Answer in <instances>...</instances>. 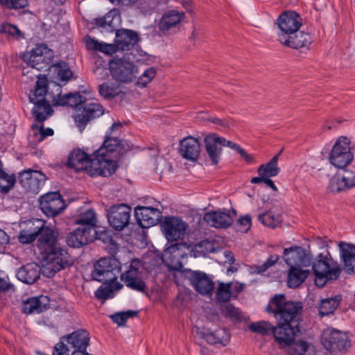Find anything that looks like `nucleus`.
I'll list each match as a JSON object with an SVG mask.
<instances>
[{
	"mask_svg": "<svg viewBox=\"0 0 355 355\" xmlns=\"http://www.w3.org/2000/svg\"><path fill=\"white\" fill-rule=\"evenodd\" d=\"M184 18L183 12L171 10L166 12L159 22V28L164 33H168L172 28H175Z\"/></svg>",
	"mask_w": 355,
	"mask_h": 355,
	"instance_id": "72a5a7b5",
	"label": "nucleus"
},
{
	"mask_svg": "<svg viewBox=\"0 0 355 355\" xmlns=\"http://www.w3.org/2000/svg\"><path fill=\"white\" fill-rule=\"evenodd\" d=\"M309 274V270H304L299 267L291 266L289 268L287 277L288 287L291 288L299 287L306 280Z\"/></svg>",
	"mask_w": 355,
	"mask_h": 355,
	"instance_id": "58836bf2",
	"label": "nucleus"
},
{
	"mask_svg": "<svg viewBox=\"0 0 355 355\" xmlns=\"http://www.w3.org/2000/svg\"><path fill=\"white\" fill-rule=\"evenodd\" d=\"M51 67L53 72L52 78L54 82L58 85H65L73 76V72L66 62H59L51 64Z\"/></svg>",
	"mask_w": 355,
	"mask_h": 355,
	"instance_id": "c9c22d12",
	"label": "nucleus"
},
{
	"mask_svg": "<svg viewBox=\"0 0 355 355\" xmlns=\"http://www.w3.org/2000/svg\"><path fill=\"white\" fill-rule=\"evenodd\" d=\"M182 245L183 244L181 243L171 244L162 253V262L172 270L181 271L183 268L182 263L179 260L173 261V258L182 256V254L180 251V248Z\"/></svg>",
	"mask_w": 355,
	"mask_h": 355,
	"instance_id": "c85d7f7f",
	"label": "nucleus"
},
{
	"mask_svg": "<svg viewBox=\"0 0 355 355\" xmlns=\"http://www.w3.org/2000/svg\"><path fill=\"white\" fill-rule=\"evenodd\" d=\"M342 300L340 295L322 299L319 304V314L321 317L333 314Z\"/></svg>",
	"mask_w": 355,
	"mask_h": 355,
	"instance_id": "c03bdc74",
	"label": "nucleus"
},
{
	"mask_svg": "<svg viewBox=\"0 0 355 355\" xmlns=\"http://www.w3.org/2000/svg\"><path fill=\"white\" fill-rule=\"evenodd\" d=\"M277 24L281 31L278 37L288 36L300 29L302 25V19L297 12L286 10L277 18Z\"/></svg>",
	"mask_w": 355,
	"mask_h": 355,
	"instance_id": "ddd939ff",
	"label": "nucleus"
},
{
	"mask_svg": "<svg viewBox=\"0 0 355 355\" xmlns=\"http://www.w3.org/2000/svg\"><path fill=\"white\" fill-rule=\"evenodd\" d=\"M44 261L42 268L44 276L51 277L58 272L64 270L73 264V260L67 248L61 244L49 248L41 254Z\"/></svg>",
	"mask_w": 355,
	"mask_h": 355,
	"instance_id": "f03ea898",
	"label": "nucleus"
},
{
	"mask_svg": "<svg viewBox=\"0 0 355 355\" xmlns=\"http://www.w3.org/2000/svg\"><path fill=\"white\" fill-rule=\"evenodd\" d=\"M49 81L45 76H38L35 84V89L31 91L29 95L30 101H40L46 99L48 93Z\"/></svg>",
	"mask_w": 355,
	"mask_h": 355,
	"instance_id": "37998d69",
	"label": "nucleus"
},
{
	"mask_svg": "<svg viewBox=\"0 0 355 355\" xmlns=\"http://www.w3.org/2000/svg\"><path fill=\"white\" fill-rule=\"evenodd\" d=\"M321 343L325 349L334 352L345 349L349 341L347 336L340 331L327 329L323 331Z\"/></svg>",
	"mask_w": 355,
	"mask_h": 355,
	"instance_id": "2eb2a0df",
	"label": "nucleus"
},
{
	"mask_svg": "<svg viewBox=\"0 0 355 355\" xmlns=\"http://www.w3.org/2000/svg\"><path fill=\"white\" fill-rule=\"evenodd\" d=\"M141 266V263L139 259H132L128 269L123 273L121 272V279L128 288L137 292L146 293V284L139 270Z\"/></svg>",
	"mask_w": 355,
	"mask_h": 355,
	"instance_id": "6e6552de",
	"label": "nucleus"
},
{
	"mask_svg": "<svg viewBox=\"0 0 355 355\" xmlns=\"http://www.w3.org/2000/svg\"><path fill=\"white\" fill-rule=\"evenodd\" d=\"M339 248L344 270L349 275L354 274L355 245L340 242Z\"/></svg>",
	"mask_w": 355,
	"mask_h": 355,
	"instance_id": "2f4dec72",
	"label": "nucleus"
},
{
	"mask_svg": "<svg viewBox=\"0 0 355 355\" xmlns=\"http://www.w3.org/2000/svg\"><path fill=\"white\" fill-rule=\"evenodd\" d=\"M121 269V263L118 259L111 257L101 258L94 264L92 277L97 282H113L114 280L117 281Z\"/></svg>",
	"mask_w": 355,
	"mask_h": 355,
	"instance_id": "20e7f679",
	"label": "nucleus"
},
{
	"mask_svg": "<svg viewBox=\"0 0 355 355\" xmlns=\"http://www.w3.org/2000/svg\"><path fill=\"white\" fill-rule=\"evenodd\" d=\"M179 153L183 158L189 161H196L200 153L199 140L191 136L184 137L180 141Z\"/></svg>",
	"mask_w": 355,
	"mask_h": 355,
	"instance_id": "393cba45",
	"label": "nucleus"
},
{
	"mask_svg": "<svg viewBox=\"0 0 355 355\" xmlns=\"http://www.w3.org/2000/svg\"><path fill=\"white\" fill-rule=\"evenodd\" d=\"M99 94L106 100H110L121 93V85L118 83L107 81L98 85Z\"/></svg>",
	"mask_w": 355,
	"mask_h": 355,
	"instance_id": "a18cd8bd",
	"label": "nucleus"
},
{
	"mask_svg": "<svg viewBox=\"0 0 355 355\" xmlns=\"http://www.w3.org/2000/svg\"><path fill=\"white\" fill-rule=\"evenodd\" d=\"M231 286L232 283H219L216 293L217 301L219 302H227L230 300L232 296Z\"/></svg>",
	"mask_w": 355,
	"mask_h": 355,
	"instance_id": "864d4df0",
	"label": "nucleus"
},
{
	"mask_svg": "<svg viewBox=\"0 0 355 355\" xmlns=\"http://www.w3.org/2000/svg\"><path fill=\"white\" fill-rule=\"evenodd\" d=\"M161 227L168 241H176L184 237L187 225L179 217L166 216Z\"/></svg>",
	"mask_w": 355,
	"mask_h": 355,
	"instance_id": "4468645a",
	"label": "nucleus"
},
{
	"mask_svg": "<svg viewBox=\"0 0 355 355\" xmlns=\"http://www.w3.org/2000/svg\"><path fill=\"white\" fill-rule=\"evenodd\" d=\"M328 189L332 193H340L348 190L350 188L346 184L341 174L336 173L331 178Z\"/></svg>",
	"mask_w": 355,
	"mask_h": 355,
	"instance_id": "3c124183",
	"label": "nucleus"
},
{
	"mask_svg": "<svg viewBox=\"0 0 355 355\" xmlns=\"http://www.w3.org/2000/svg\"><path fill=\"white\" fill-rule=\"evenodd\" d=\"M252 225V218L250 215L246 214L241 216L234 225L236 231L243 233L247 232Z\"/></svg>",
	"mask_w": 355,
	"mask_h": 355,
	"instance_id": "4d7b16f0",
	"label": "nucleus"
},
{
	"mask_svg": "<svg viewBox=\"0 0 355 355\" xmlns=\"http://www.w3.org/2000/svg\"><path fill=\"white\" fill-rule=\"evenodd\" d=\"M102 285L95 291V297L98 300H107L113 297V292L114 290H119L122 288L121 285L119 282L114 280L113 282L109 281H101Z\"/></svg>",
	"mask_w": 355,
	"mask_h": 355,
	"instance_id": "a19ab883",
	"label": "nucleus"
},
{
	"mask_svg": "<svg viewBox=\"0 0 355 355\" xmlns=\"http://www.w3.org/2000/svg\"><path fill=\"white\" fill-rule=\"evenodd\" d=\"M309 345L306 341H298L290 348L291 355H304L307 351Z\"/></svg>",
	"mask_w": 355,
	"mask_h": 355,
	"instance_id": "0e129e2a",
	"label": "nucleus"
},
{
	"mask_svg": "<svg viewBox=\"0 0 355 355\" xmlns=\"http://www.w3.org/2000/svg\"><path fill=\"white\" fill-rule=\"evenodd\" d=\"M203 218L208 225L216 228H227L234 221L230 213L223 211L207 212Z\"/></svg>",
	"mask_w": 355,
	"mask_h": 355,
	"instance_id": "c756f323",
	"label": "nucleus"
},
{
	"mask_svg": "<svg viewBox=\"0 0 355 355\" xmlns=\"http://www.w3.org/2000/svg\"><path fill=\"white\" fill-rule=\"evenodd\" d=\"M201 338L206 340V341L211 345L220 344L223 346H226L230 340V335L228 331L225 329H217L215 331L200 332Z\"/></svg>",
	"mask_w": 355,
	"mask_h": 355,
	"instance_id": "e433bc0d",
	"label": "nucleus"
},
{
	"mask_svg": "<svg viewBox=\"0 0 355 355\" xmlns=\"http://www.w3.org/2000/svg\"><path fill=\"white\" fill-rule=\"evenodd\" d=\"M198 252L202 254L214 252L216 251L215 243L208 239L202 240L196 245Z\"/></svg>",
	"mask_w": 355,
	"mask_h": 355,
	"instance_id": "052dcab7",
	"label": "nucleus"
},
{
	"mask_svg": "<svg viewBox=\"0 0 355 355\" xmlns=\"http://www.w3.org/2000/svg\"><path fill=\"white\" fill-rule=\"evenodd\" d=\"M283 255L286 263L290 267L295 265L307 267L311 266L313 260L312 254L298 245L284 248Z\"/></svg>",
	"mask_w": 355,
	"mask_h": 355,
	"instance_id": "dca6fc26",
	"label": "nucleus"
},
{
	"mask_svg": "<svg viewBox=\"0 0 355 355\" xmlns=\"http://www.w3.org/2000/svg\"><path fill=\"white\" fill-rule=\"evenodd\" d=\"M35 106L32 110V114L38 123H42L53 114V110L46 99L31 101Z\"/></svg>",
	"mask_w": 355,
	"mask_h": 355,
	"instance_id": "4c0bfd02",
	"label": "nucleus"
},
{
	"mask_svg": "<svg viewBox=\"0 0 355 355\" xmlns=\"http://www.w3.org/2000/svg\"><path fill=\"white\" fill-rule=\"evenodd\" d=\"M187 278L193 288L202 295H209L214 291V282L204 272L189 270Z\"/></svg>",
	"mask_w": 355,
	"mask_h": 355,
	"instance_id": "a211bd4d",
	"label": "nucleus"
},
{
	"mask_svg": "<svg viewBox=\"0 0 355 355\" xmlns=\"http://www.w3.org/2000/svg\"><path fill=\"white\" fill-rule=\"evenodd\" d=\"M155 75L156 70L153 67L148 68L139 78L137 85L141 87H146L153 80Z\"/></svg>",
	"mask_w": 355,
	"mask_h": 355,
	"instance_id": "bf43d9fd",
	"label": "nucleus"
},
{
	"mask_svg": "<svg viewBox=\"0 0 355 355\" xmlns=\"http://www.w3.org/2000/svg\"><path fill=\"white\" fill-rule=\"evenodd\" d=\"M58 232L46 226L45 224L41 229V232L38 234L37 239V247L40 251V254L47 250L49 248H52L55 245L60 244L59 240L58 239Z\"/></svg>",
	"mask_w": 355,
	"mask_h": 355,
	"instance_id": "cd10ccee",
	"label": "nucleus"
},
{
	"mask_svg": "<svg viewBox=\"0 0 355 355\" xmlns=\"http://www.w3.org/2000/svg\"><path fill=\"white\" fill-rule=\"evenodd\" d=\"M61 339L73 351L87 350L89 344L90 336L87 331L79 329L71 334L61 337Z\"/></svg>",
	"mask_w": 355,
	"mask_h": 355,
	"instance_id": "b1692460",
	"label": "nucleus"
},
{
	"mask_svg": "<svg viewBox=\"0 0 355 355\" xmlns=\"http://www.w3.org/2000/svg\"><path fill=\"white\" fill-rule=\"evenodd\" d=\"M139 313L137 311L128 310L126 311L117 312L110 315L112 322L119 326H124L129 318L136 317Z\"/></svg>",
	"mask_w": 355,
	"mask_h": 355,
	"instance_id": "5fc2aeb1",
	"label": "nucleus"
},
{
	"mask_svg": "<svg viewBox=\"0 0 355 355\" xmlns=\"http://www.w3.org/2000/svg\"><path fill=\"white\" fill-rule=\"evenodd\" d=\"M69 347L60 338V341L55 345L53 355H69Z\"/></svg>",
	"mask_w": 355,
	"mask_h": 355,
	"instance_id": "774afa93",
	"label": "nucleus"
},
{
	"mask_svg": "<svg viewBox=\"0 0 355 355\" xmlns=\"http://www.w3.org/2000/svg\"><path fill=\"white\" fill-rule=\"evenodd\" d=\"M95 164L94 157L91 158L87 153L80 148H75L69 156L67 165L69 168H73L77 171H93V166Z\"/></svg>",
	"mask_w": 355,
	"mask_h": 355,
	"instance_id": "f3484780",
	"label": "nucleus"
},
{
	"mask_svg": "<svg viewBox=\"0 0 355 355\" xmlns=\"http://www.w3.org/2000/svg\"><path fill=\"white\" fill-rule=\"evenodd\" d=\"M110 74L114 80L121 83H130L137 77V67L123 58H113L109 63Z\"/></svg>",
	"mask_w": 355,
	"mask_h": 355,
	"instance_id": "423d86ee",
	"label": "nucleus"
},
{
	"mask_svg": "<svg viewBox=\"0 0 355 355\" xmlns=\"http://www.w3.org/2000/svg\"><path fill=\"white\" fill-rule=\"evenodd\" d=\"M0 32L17 37H24V34L18 27L11 24H2L0 28Z\"/></svg>",
	"mask_w": 355,
	"mask_h": 355,
	"instance_id": "680f3d73",
	"label": "nucleus"
},
{
	"mask_svg": "<svg viewBox=\"0 0 355 355\" xmlns=\"http://www.w3.org/2000/svg\"><path fill=\"white\" fill-rule=\"evenodd\" d=\"M302 304L300 302L287 301L284 294H276L270 300L266 311L274 314L277 320L275 330L277 342L284 347L292 344L300 332Z\"/></svg>",
	"mask_w": 355,
	"mask_h": 355,
	"instance_id": "f257e3e1",
	"label": "nucleus"
},
{
	"mask_svg": "<svg viewBox=\"0 0 355 355\" xmlns=\"http://www.w3.org/2000/svg\"><path fill=\"white\" fill-rule=\"evenodd\" d=\"M311 265L315 277V285L320 287H322L329 280L337 279L342 271L337 261L331 258L329 251L325 254H318Z\"/></svg>",
	"mask_w": 355,
	"mask_h": 355,
	"instance_id": "7ed1b4c3",
	"label": "nucleus"
},
{
	"mask_svg": "<svg viewBox=\"0 0 355 355\" xmlns=\"http://www.w3.org/2000/svg\"><path fill=\"white\" fill-rule=\"evenodd\" d=\"M279 259L277 254L270 255V257L261 266L257 267V272L262 273L266 271L269 268L275 265Z\"/></svg>",
	"mask_w": 355,
	"mask_h": 355,
	"instance_id": "69168bd1",
	"label": "nucleus"
},
{
	"mask_svg": "<svg viewBox=\"0 0 355 355\" xmlns=\"http://www.w3.org/2000/svg\"><path fill=\"white\" fill-rule=\"evenodd\" d=\"M74 223L80 225V227H91L94 229L96 223V214L92 209H87L74 220Z\"/></svg>",
	"mask_w": 355,
	"mask_h": 355,
	"instance_id": "09e8293b",
	"label": "nucleus"
},
{
	"mask_svg": "<svg viewBox=\"0 0 355 355\" xmlns=\"http://www.w3.org/2000/svg\"><path fill=\"white\" fill-rule=\"evenodd\" d=\"M115 32L114 43L118 51H129L139 41V35L135 31L121 28Z\"/></svg>",
	"mask_w": 355,
	"mask_h": 355,
	"instance_id": "5701e85b",
	"label": "nucleus"
},
{
	"mask_svg": "<svg viewBox=\"0 0 355 355\" xmlns=\"http://www.w3.org/2000/svg\"><path fill=\"white\" fill-rule=\"evenodd\" d=\"M131 208L125 204L114 205L107 210V219L112 227L121 231L129 225Z\"/></svg>",
	"mask_w": 355,
	"mask_h": 355,
	"instance_id": "f8f14e48",
	"label": "nucleus"
},
{
	"mask_svg": "<svg viewBox=\"0 0 355 355\" xmlns=\"http://www.w3.org/2000/svg\"><path fill=\"white\" fill-rule=\"evenodd\" d=\"M53 58V52L46 44H38L31 51L24 53V62L39 71L49 69Z\"/></svg>",
	"mask_w": 355,
	"mask_h": 355,
	"instance_id": "39448f33",
	"label": "nucleus"
},
{
	"mask_svg": "<svg viewBox=\"0 0 355 355\" xmlns=\"http://www.w3.org/2000/svg\"><path fill=\"white\" fill-rule=\"evenodd\" d=\"M279 155V154L275 155L268 163L260 165L257 173H261L268 178L277 176L280 171V168L277 166Z\"/></svg>",
	"mask_w": 355,
	"mask_h": 355,
	"instance_id": "49530a36",
	"label": "nucleus"
},
{
	"mask_svg": "<svg viewBox=\"0 0 355 355\" xmlns=\"http://www.w3.org/2000/svg\"><path fill=\"white\" fill-rule=\"evenodd\" d=\"M248 328L251 331L261 335L273 334L275 339L277 341V337H278L275 333L277 327H273L269 322L261 320L256 322H252L249 324Z\"/></svg>",
	"mask_w": 355,
	"mask_h": 355,
	"instance_id": "de8ad7c7",
	"label": "nucleus"
},
{
	"mask_svg": "<svg viewBox=\"0 0 355 355\" xmlns=\"http://www.w3.org/2000/svg\"><path fill=\"white\" fill-rule=\"evenodd\" d=\"M50 299L47 296L28 297L22 302L21 312L24 314H39L49 308Z\"/></svg>",
	"mask_w": 355,
	"mask_h": 355,
	"instance_id": "a878e982",
	"label": "nucleus"
},
{
	"mask_svg": "<svg viewBox=\"0 0 355 355\" xmlns=\"http://www.w3.org/2000/svg\"><path fill=\"white\" fill-rule=\"evenodd\" d=\"M135 215L138 225L144 229L157 225L162 218L159 209L152 207L137 206Z\"/></svg>",
	"mask_w": 355,
	"mask_h": 355,
	"instance_id": "aec40b11",
	"label": "nucleus"
},
{
	"mask_svg": "<svg viewBox=\"0 0 355 355\" xmlns=\"http://www.w3.org/2000/svg\"><path fill=\"white\" fill-rule=\"evenodd\" d=\"M81 113L75 116L74 120L80 132H83L87 123L98 118L104 113L103 106L96 103H86L82 106Z\"/></svg>",
	"mask_w": 355,
	"mask_h": 355,
	"instance_id": "6ab92c4d",
	"label": "nucleus"
},
{
	"mask_svg": "<svg viewBox=\"0 0 355 355\" xmlns=\"http://www.w3.org/2000/svg\"><path fill=\"white\" fill-rule=\"evenodd\" d=\"M94 234H97L95 229L91 227H79L69 233L66 242L71 248H80L92 242Z\"/></svg>",
	"mask_w": 355,
	"mask_h": 355,
	"instance_id": "412c9836",
	"label": "nucleus"
},
{
	"mask_svg": "<svg viewBox=\"0 0 355 355\" xmlns=\"http://www.w3.org/2000/svg\"><path fill=\"white\" fill-rule=\"evenodd\" d=\"M40 207L47 217H55L65 208V202L59 191H51L40 198Z\"/></svg>",
	"mask_w": 355,
	"mask_h": 355,
	"instance_id": "9d476101",
	"label": "nucleus"
},
{
	"mask_svg": "<svg viewBox=\"0 0 355 355\" xmlns=\"http://www.w3.org/2000/svg\"><path fill=\"white\" fill-rule=\"evenodd\" d=\"M283 212V208H277V210H274V208H271L270 210L259 214L258 220L263 224L265 226L268 227L275 228L282 222V213Z\"/></svg>",
	"mask_w": 355,
	"mask_h": 355,
	"instance_id": "ea45409f",
	"label": "nucleus"
},
{
	"mask_svg": "<svg viewBox=\"0 0 355 355\" xmlns=\"http://www.w3.org/2000/svg\"><path fill=\"white\" fill-rule=\"evenodd\" d=\"M220 310L225 318L231 320L241 321L243 319L242 313L239 309L231 304L221 305Z\"/></svg>",
	"mask_w": 355,
	"mask_h": 355,
	"instance_id": "603ef678",
	"label": "nucleus"
},
{
	"mask_svg": "<svg viewBox=\"0 0 355 355\" xmlns=\"http://www.w3.org/2000/svg\"><path fill=\"white\" fill-rule=\"evenodd\" d=\"M16 183L15 174L9 175L3 169L0 171V191L2 193H8Z\"/></svg>",
	"mask_w": 355,
	"mask_h": 355,
	"instance_id": "8fccbe9b",
	"label": "nucleus"
},
{
	"mask_svg": "<svg viewBox=\"0 0 355 355\" xmlns=\"http://www.w3.org/2000/svg\"><path fill=\"white\" fill-rule=\"evenodd\" d=\"M18 178L21 186L30 195L37 194L46 181V176L43 173L31 168L20 172Z\"/></svg>",
	"mask_w": 355,
	"mask_h": 355,
	"instance_id": "1a4fd4ad",
	"label": "nucleus"
},
{
	"mask_svg": "<svg viewBox=\"0 0 355 355\" xmlns=\"http://www.w3.org/2000/svg\"><path fill=\"white\" fill-rule=\"evenodd\" d=\"M54 132L51 128H44L42 125L39 130L33 133V137L36 138L38 142L42 141L47 136H52Z\"/></svg>",
	"mask_w": 355,
	"mask_h": 355,
	"instance_id": "338daca9",
	"label": "nucleus"
},
{
	"mask_svg": "<svg viewBox=\"0 0 355 355\" xmlns=\"http://www.w3.org/2000/svg\"><path fill=\"white\" fill-rule=\"evenodd\" d=\"M85 99L79 92L59 94L55 100V105L60 106L78 107L84 103Z\"/></svg>",
	"mask_w": 355,
	"mask_h": 355,
	"instance_id": "79ce46f5",
	"label": "nucleus"
},
{
	"mask_svg": "<svg viewBox=\"0 0 355 355\" xmlns=\"http://www.w3.org/2000/svg\"><path fill=\"white\" fill-rule=\"evenodd\" d=\"M44 225V221L39 219L24 221L18 236L19 241L23 244L31 243L37 239Z\"/></svg>",
	"mask_w": 355,
	"mask_h": 355,
	"instance_id": "4be33fe9",
	"label": "nucleus"
},
{
	"mask_svg": "<svg viewBox=\"0 0 355 355\" xmlns=\"http://www.w3.org/2000/svg\"><path fill=\"white\" fill-rule=\"evenodd\" d=\"M42 268L35 263H30L21 266L17 272V277L21 282L31 284L35 283L40 277Z\"/></svg>",
	"mask_w": 355,
	"mask_h": 355,
	"instance_id": "f704fd0d",
	"label": "nucleus"
},
{
	"mask_svg": "<svg viewBox=\"0 0 355 355\" xmlns=\"http://www.w3.org/2000/svg\"><path fill=\"white\" fill-rule=\"evenodd\" d=\"M0 5L9 10H18L28 6V0H0Z\"/></svg>",
	"mask_w": 355,
	"mask_h": 355,
	"instance_id": "13d9d810",
	"label": "nucleus"
},
{
	"mask_svg": "<svg viewBox=\"0 0 355 355\" xmlns=\"http://www.w3.org/2000/svg\"><path fill=\"white\" fill-rule=\"evenodd\" d=\"M220 137L216 133H211L205 137L204 142L206 152L213 165H217L222 153L220 143Z\"/></svg>",
	"mask_w": 355,
	"mask_h": 355,
	"instance_id": "7c9ffc66",
	"label": "nucleus"
},
{
	"mask_svg": "<svg viewBox=\"0 0 355 355\" xmlns=\"http://www.w3.org/2000/svg\"><path fill=\"white\" fill-rule=\"evenodd\" d=\"M354 155L351 151L350 142L347 137H340L334 145L329 161L337 168H344L353 160Z\"/></svg>",
	"mask_w": 355,
	"mask_h": 355,
	"instance_id": "0eeeda50",
	"label": "nucleus"
},
{
	"mask_svg": "<svg viewBox=\"0 0 355 355\" xmlns=\"http://www.w3.org/2000/svg\"><path fill=\"white\" fill-rule=\"evenodd\" d=\"M341 176L350 189L355 187V167L344 168Z\"/></svg>",
	"mask_w": 355,
	"mask_h": 355,
	"instance_id": "e2e57ef3",
	"label": "nucleus"
},
{
	"mask_svg": "<svg viewBox=\"0 0 355 355\" xmlns=\"http://www.w3.org/2000/svg\"><path fill=\"white\" fill-rule=\"evenodd\" d=\"M107 24V33H112L116 31V24L120 19V15L117 10H112L109 11L105 16Z\"/></svg>",
	"mask_w": 355,
	"mask_h": 355,
	"instance_id": "6e6d98bb",
	"label": "nucleus"
},
{
	"mask_svg": "<svg viewBox=\"0 0 355 355\" xmlns=\"http://www.w3.org/2000/svg\"><path fill=\"white\" fill-rule=\"evenodd\" d=\"M278 41L285 46L304 53L310 49L314 36L309 32L298 30L291 35L279 36Z\"/></svg>",
	"mask_w": 355,
	"mask_h": 355,
	"instance_id": "9b49d317",
	"label": "nucleus"
},
{
	"mask_svg": "<svg viewBox=\"0 0 355 355\" xmlns=\"http://www.w3.org/2000/svg\"><path fill=\"white\" fill-rule=\"evenodd\" d=\"M95 160L94 165L98 166L94 168L93 171H89V174L92 176L101 175L103 177H108L112 175L116 172L119 165L116 161L111 159L110 156H94Z\"/></svg>",
	"mask_w": 355,
	"mask_h": 355,
	"instance_id": "bb28decb",
	"label": "nucleus"
},
{
	"mask_svg": "<svg viewBox=\"0 0 355 355\" xmlns=\"http://www.w3.org/2000/svg\"><path fill=\"white\" fill-rule=\"evenodd\" d=\"M123 145L116 135H105L101 146L94 151L93 156H110L109 154L119 149L122 152Z\"/></svg>",
	"mask_w": 355,
	"mask_h": 355,
	"instance_id": "473e14b6",
	"label": "nucleus"
}]
</instances>
